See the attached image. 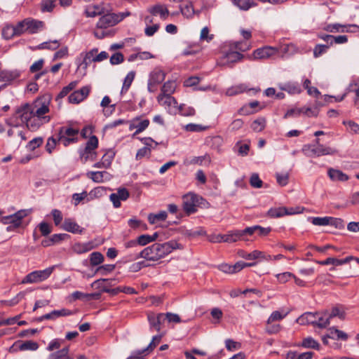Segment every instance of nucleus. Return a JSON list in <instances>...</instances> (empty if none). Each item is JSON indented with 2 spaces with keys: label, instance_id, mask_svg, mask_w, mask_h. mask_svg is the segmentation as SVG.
<instances>
[{
  "label": "nucleus",
  "instance_id": "nucleus-8",
  "mask_svg": "<svg viewBox=\"0 0 359 359\" xmlns=\"http://www.w3.org/2000/svg\"><path fill=\"white\" fill-rule=\"evenodd\" d=\"M97 52L98 49L97 48H94L88 52L81 53L80 56L82 57V61L78 65L77 72L82 76H85L86 74V70L90 64L93 62H95V57Z\"/></svg>",
  "mask_w": 359,
  "mask_h": 359
},
{
  "label": "nucleus",
  "instance_id": "nucleus-55",
  "mask_svg": "<svg viewBox=\"0 0 359 359\" xmlns=\"http://www.w3.org/2000/svg\"><path fill=\"white\" fill-rule=\"evenodd\" d=\"M255 264L256 263L255 262L246 263L243 261L238 262L235 264L232 265L233 273H237L245 267L253 266L255 265Z\"/></svg>",
  "mask_w": 359,
  "mask_h": 359
},
{
  "label": "nucleus",
  "instance_id": "nucleus-51",
  "mask_svg": "<svg viewBox=\"0 0 359 359\" xmlns=\"http://www.w3.org/2000/svg\"><path fill=\"white\" fill-rule=\"evenodd\" d=\"M330 217H316L310 218L311 223L316 226H329Z\"/></svg>",
  "mask_w": 359,
  "mask_h": 359
},
{
  "label": "nucleus",
  "instance_id": "nucleus-22",
  "mask_svg": "<svg viewBox=\"0 0 359 359\" xmlns=\"http://www.w3.org/2000/svg\"><path fill=\"white\" fill-rule=\"evenodd\" d=\"M176 83L173 81H166L161 88V93L158 95L157 100H162L165 96L171 95L175 90Z\"/></svg>",
  "mask_w": 359,
  "mask_h": 359
},
{
  "label": "nucleus",
  "instance_id": "nucleus-20",
  "mask_svg": "<svg viewBox=\"0 0 359 359\" xmlns=\"http://www.w3.org/2000/svg\"><path fill=\"white\" fill-rule=\"evenodd\" d=\"M280 89L287 92L289 94H299L302 92L300 85L297 82H287L278 85Z\"/></svg>",
  "mask_w": 359,
  "mask_h": 359
},
{
  "label": "nucleus",
  "instance_id": "nucleus-25",
  "mask_svg": "<svg viewBox=\"0 0 359 359\" xmlns=\"http://www.w3.org/2000/svg\"><path fill=\"white\" fill-rule=\"evenodd\" d=\"M20 76V72L18 70H4L0 72L1 80L11 83L16 81Z\"/></svg>",
  "mask_w": 359,
  "mask_h": 359
},
{
  "label": "nucleus",
  "instance_id": "nucleus-16",
  "mask_svg": "<svg viewBox=\"0 0 359 359\" xmlns=\"http://www.w3.org/2000/svg\"><path fill=\"white\" fill-rule=\"evenodd\" d=\"M158 103L163 106L167 110L168 113L174 115L177 113V102L176 99L171 95L165 96L162 100H157Z\"/></svg>",
  "mask_w": 359,
  "mask_h": 359
},
{
  "label": "nucleus",
  "instance_id": "nucleus-38",
  "mask_svg": "<svg viewBox=\"0 0 359 359\" xmlns=\"http://www.w3.org/2000/svg\"><path fill=\"white\" fill-rule=\"evenodd\" d=\"M223 238L224 242L226 243H233L242 240L239 230L231 231L226 234H224Z\"/></svg>",
  "mask_w": 359,
  "mask_h": 359
},
{
  "label": "nucleus",
  "instance_id": "nucleus-19",
  "mask_svg": "<svg viewBox=\"0 0 359 359\" xmlns=\"http://www.w3.org/2000/svg\"><path fill=\"white\" fill-rule=\"evenodd\" d=\"M148 11L154 16L159 15L160 18L165 20L169 15V11L165 5L156 4L148 8Z\"/></svg>",
  "mask_w": 359,
  "mask_h": 359
},
{
  "label": "nucleus",
  "instance_id": "nucleus-37",
  "mask_svg": "<svg viewBox=\"0 0 359 359\" xmlns=\"http://www.w3.org/2000/svg\"><path fill=\"white\" fill-rule=\"evenodd\" d=\"M86 175L93 182L100 183L104 181V177L108 173L106 171H90Z\"/></svg>",
  "mask_w": 359,
  "mask_h": 359
},
{
  "label": "nucleus",
  "instance_id": "nucleus-56",
  "mask_svg": "<svg viewBox=\"0 0 359 359\" xmlns=\"http://www.w3.org/2000/svg\"><path fill=\"white\" fill-rule=\"evenodd\" d=\"M343 124L346 126L348 131L353 134H359V125L353 121H344Z\"/></svg>",
  "mask_w": 359,
  "mask_h": 359
},
{
  "label": "nucleus",
  "instance_id": "nucleus-4",
  "mask_svg": "<svg viewBox=\"0 0 359 359\" xmlns=\"http://www.w3.org/2000/svg\"><path fill=\"white\" fill-rule=\"evenodd\" d=\"M64 342V339L59 338L51 340L48 343L46 350L52 353L48 355L47 359H73L69 354V346L62 348V345Z\"/></svg>",
  "mask_w": 359,
  "mask_h": 359
},
{
  "label": "nucleus",
  "instance_id": "nucleus-36",
  "mask_svg": "<svg viewBox=\"0 0 359 359\" xmlns=\"http://www.w3.org/2000/svg\"><path fill=\"white\" fill-rule=\"evenodd\" d=\"M72 313V311L67 309L53 310L50 313H48V316H49L48 320H55L60 317L70 316Z\"/></svg>",
  "mask_w": 359,
  "mask_h": 359
},
{
  "label": "nucleus",
  "instance_id": "nucleus-14",
  "mask_svg": "<svg viewBox=\"0 0 359 359\" xmlns=\"http://www.w3.org/2000/svg\"><path fill=\"white\" fill-rule=\"evenodd\" d=\"M118 20L116 13H107L100 18L96 26L99 29H107L118 23Z\"/></svg>",
  "mask_w": 359,
  "mask_h": 359
},
{
  "label": "nucleus",
  "instance_id": "nucleus-12",
  "mask_svg": "<svg viewBox=\"0 0 359 359\" xmlns=\"http://www.w3.org/2000/svg\"><path fill=\"white\" fill-rule=\"evenodd\" d=\"M161 335H156L152 338L149 344L144 349L134 351L126 359H145V356L148 354V351H151L160 342Z\"/></svg>",
  "mask_w": 359,
  "mask_h": 359
},
{
  "label": "nucleus",
  "instance_id": "nucleus-29",
  "mask_svg": "<svg viewBox=\"0 0 359 359\" xmlns=\"http://www.w3.org/2000/svg\"><path fill=\"white\" fill-rule=\"evenodd\" d=\"M233 4L242 11H248L255 7L257 4L252 0H232Z\"/></svg>",
  "mask_w": 359,
  "mask_h": 359
},
{
  "label": "nucleus",
  "instance_id": "nucleus-30",
  "mask_svg": "<svg viewBox=\"0 0 359 359\" xmlns=\"http://www.w3.org/2000/svg\"><path fill=\"white\" fill-rule=\"evenodd\" d=\"M248 88L247 86L243 84H237L235 86H233L231 87H229L226 89L225 94L227 96H234L236 95H238L240 93H242L243 92H245L247 90Z\"/></svg>",
  "mask_w": 359,
  "mask_h": 359
},
{
  "label": "nucleus",
  "instance_id": "nucleus-42",
  "mask_svg": "<svg viewBox=\"0 0 359 359\" xmlns=\"http://www.w3.org/2000/svg\"><path fill=\"white\" fill-rule=\"evenodd\" d=\"M268 215L271 217H281L287 215L286 207L272 208L269 210Z\"/></svg>",
  "mask_w": 359,
  "mask_h": 359
},
{
  "label": "nucleus",
  "instance_id": "nucleus-61",
  "mask_svg": "<svg viewBox=\"0 0 359 359\" xmlns=\"http://www.w3.org/2000/svg\"><path fill=\"white\" fill-rule=\"evenodd\" d=\"M256 229L257 226H252L245 228L243 230H239L241 233V236L242 238V241H248V238H246L247 236H252L254 233H256Z\"/></svg>",
  "mask_w": 359,
  "mask_h": 359
},
{
  "label": "nucleus",
  "instance_id": "nucleus-34",
  "mask_svg": "<svg viewBox=\"0 0 359 359\" xmlns=\"http://www.w3.org/2000/svg\"><path fill=\"white\" fill-rule=\"evenodd\" d=\"M181 13L187 18H192L196 13L191 2L180 6Z\"/></svg>",
  "mask_w": 359,
  "mask_h": 359
},
{
  "label": "nucleus",
  "instance_id": "nucleus-39",
  "mask_svg": "<svg viewBox=\"0 0 359 359\" xmlns=\"http://www.w3.org/2000/svg\"><path fill=\"white\" fill-rule=\"evenodd\" d=\"M266 121L264 117H259L251 124V128L253 131L259 133L262 131L266 127Z\"/></svg>",
  "mask_w": 359,
  "mask_h": 359
},
{
  "label": "nucleus",
  "instance_id": "nucleus-54",
  "mask_svg": "<svg viewBox=\"0 0 359 359\" xmlns=\"http://www.w3.org/2000/svg\"><path fill=\"white\" fill-rule=\"evenodd\" d=\"M184 128L185 130L189 132H201L205 130L208 127L196 123H189L187 124Z\"/></svg>",
  "mask_w": 359,
  "mask_h": 359
},
{
  "label": "nucleus",
  "instance_id": "nucleus-7",
  "mask_svg": "<svg viewBox=\"0 0 359 359\" xmlns=\"http://www.w3.org/2000/svg\"><path fill=\"white\" fill-rule=\"evenodd\" d=\"M27 215L26 210H20L15 213L7 216H2L0 221L4 224H10L7 227V231H10L13 229L18 228L22 224V219Z\"/></svg>",
  "mask_w": 359,
  "mask_h": 359
},
{
  "label": "nucleus",
  "instance_id": "nucleus-47",
  "mask_svg": "<svg viewBox=\"0 0 359 359\" xmlns=\"http://www.w3.org/2000/svg\"><path fill=\"white\" fill-rule=\"evenodd\" d=\"M177 112L185 116H194L195 114V109L191 107H188L182 104L178 106Z\"/></svg>",
  "mask_w": 359,
  "mask_h": 359
},
{
  "label": "nucleus",
  "instance_id": "nucleus-43",
  "mask_svg": "<svg viewBox=\"0 0 359 359\" xmlns=\"http://www.w3.org/2000/svg\"><path fill=\"white\" fill-rule=\"evenodd\" d=\"M239 255L242 258L247 259V260H255L259 258V257L262 255V251L259 250H254L251 252H247L245 251H241L239 252Z\"/></svg>",
  "mask_w": 359,
  "mask_h": 359
},
{
  "label": "nucleus",
  "instance_id": "nucleus-33",
  "mask_svg": "<svg viewBox=\"0 0 359 359\" xmlns=\"http://www.w3.org/2000/svg\"><path fill=\"white\" fill-rule=\"evenodd\" d=\"M318 317L316 318V323L315 326L320 328H325L330 323V318L328 316V313L325 312L323 314L317 313Z\"/></svg>",
  "mask_w": 359,
  "mask_h": 359
},
{
  "label": "nucleus",
  "instance_id": "nucleus-5",
  "mask_svg": "<svg viewBox=\"0 0 359 359\" xmlns=\"http://www.w3.org/2000/svg\"><path fill=\"white\" fill-rule=\"evenodd\" d=\"M79 130L72 126H62L58 130V141L65 147L75 144L79 141Z\"/></svg>",
  "mask_w": 359,
  "mask_h": 359
},
{
  "label": "nucleus",
  "instance_id": "nucleus-49",
  "mask_svg": "<svg viewBox=\"0 0 359 359\" xmlns=\"http://www.w3.org/2000/svg\"><path fill=\"white\" fill-rule=\"evenodd\" d=\"M243 55L241 53L237 51H231L228 53L226 55L225 57L228 63H234L238 61H240L243 58Z\"/></svg>",
  "mask_w": 359,
  "mask_h": 359
},
{
  "label": "nucleus",
  "instance_id": "nucleus-64",
  "mask_svg": "<svg viewBox=\"0 0 359 359\" xmlns=\"http://www.w3.org/2000/svg\"><path fill=\"white\" fill-rule=\"evenodd\" d=\"M250 184L254 188H261L263 182L259 178V175L257 173H253L250 177Z\"/></svg>",
  "mask_w": 359,
  "mask_h": 359
},
{
  "label": "nucleus",
  "instance_id": "nucleus-10",
  "mask_svg": "<svg viewBox=\"0 0 359 359\" xmlns=\"http://www.w3.org/2000/svg\"><path fill=\"white\" fill-rule=\"evenodd\" d=\"M165 78V72L159 69H154L149 74L147 83V88L150 93H154L156 90V86L164 81Z\"/></svg>",
  "mask_w": 359,
  "mask_h": 359
},
{
  "label": "nucleus",
  "instance_id": "nucleus-11",
  "mask_svg": "<svg viewBox=\"0 0 359 359\" xmlns=\"http://www.w3.org/2000/svg\"><path fill=\"white\" fill-rule=\"evenodd\" d=\"M198 199L199 196L193 193H189L183 196V209L187 215L196 212Z\"/></svg>",
  "mask_w": 359,
  "mask_h": 359
},
{
  "label": "nucleus",
  "instance_id": "nucleus-3",
  "mask_svg": "<svg viewBox=\"0 0 359 359\" xmlns=\"http://www.w3.org/2000/svg\"><path fill=\"white\" fill-rule=\"evenodd\" d=\"M302 152L308 157L334 155L337 149L320 144V140L316 139L315 144H304L302 149Z\"/></svg>",
  "mask_w": 359,
  "mask_h": 359
},
{
  "label": "nucleus",
  "instance_id": "nucleus-53",
  "mask_svg": "<svg viewBox=\"0 0 359 359\" xmlns=\"http://www.w3.org/2000/svg\"><path fill=\"white\" fill-rule=\"evenodd\" d=\"M78 84V81H74L69 83L67 86H65L58 94V97H65L71 90L74 89Z\"/></svg>",
  "mask_w": 359,
  "mask_h": 359
},
{
  "label": "nucleus",
  "instance_id": "nucleus-9",
  "mask_svg": "<svg viewBox=\"0 0 359 359\" xmlns=\"http://www.w3.org/2000/svg\"><path fill=\"white\" fill-rule=\"evenodd\" d=\"M323 29L330 33H355L359 30V27L355 24L332 23L325 25Z\"/></svg>",
  "mask_w": 359,
  "mask_h": 359
},
{
  "label": "nucleus",
  "instance_id": "nucleus-41",
  "mask_svg": "<svg viewBox=\"0 0 359 359\" xmlns=\"http://www.w3.org/2000/svg\"><path fill=\"white\" fill-rule=\"evenodd\" d=\"M301 345L306 348H314L317 350L319 349L320 347L319 343L311 337L303 339Z\"/></svg>",
  "mask_w": 359,
  "mask_h": 359
},
{
  "label": "nucleus",
  "instance_id": "nucleus-46",
  "mask_svg": "<svg viewBox=\"0 0 359 359\" xmlns=\"http://www.w3.org/2000/svg\"><path fill=\"white\" fill-rule=\"evenodd\" d=\"M104 261V256L99 252H94L90 255V262L92 266L100 264Z\"/></svg>",
  "mask_w": 359,
  "mask_h": 359
},
{
  "label": "nucleus",
  "instance_id": "nucleus-17",
  "mask_svg": "<svg viewBox=\"0 0 359 359\" xmlns=\"http://www.w3.org/2000/svg\"><path fill=\"white\" fill-rule=\"evenodd\" d=\"M277 53L278 49L271 46H264L256 49L252 53V57L254 59H267Z\"/></svg>",
  "mask_w": 359,
  "mask_h": 359
},
{
  "label": "nucleus",
  "instance_id": "nucleus-50",
  "mask_svg": "<svg viewBox=\"0 0 359 359\" xmlns=\"http://www.w3.org/2000/svg\"><path fill=\"white\" fill-rule=\"evenodd\" d=\"M140 140L144 145L145 147L149 148V151L150 152L152 149H156V147L158 145V143L154 141L151 137H142L140 138Z\"/></svg>",
  "mask_w": 359,
  "mask_h": 359
},
{
  "label": "nucleus",
  "instance_id": "nucleus-58",
  "mask_svg": "<svg viewBox=\"0 0 359 359\" xmlns=\"http://www.w3.org/2000/svg\"><path fill=\"white\" fill-rule=\"evenodd\" d=\"M55 6V0H43L41 1V11L43 12H50Z\"/></svg>",
  "mask_w": 359,
  "mask_h": 359
},
{
  "label": "nucleus",
  "instance_id": "nucleus-6",
  "mask_svg": "<svg viewBox=\"0 0 359 359\" xmlns=\"http://www.w3.org/2000/svg\"><path fill=\"white\" fill-rule=\"evenodd\" d=\"M55 266L48 267L43 270L34 271L27 276L22 280V284H32L38 283L47 280L55 269Z\"/></svg>",
  "mask_w": 359,
  "mask_h": 359
},
{
  "label": "nucleus",
  "instance_id": "nucleus-52",
  "mask_svg": "<svg viewBox=\"0 0 359 359\" xmlns=\"http://www.w3.org/2000/svg\"><path fill=\"white\" fill-rule=\"evenodd\" d=\"M43 142V139L41 137H38L30 140L27 144V148L29 151H34L36 148L39 147Z\"/></svg>",
  "mask_w": 359,
  "mask_h": 359
},
{
  "label": "nucleus",
  "instance_id": "nucleus-2",
  "mask_svg": "<svg viewBox=\"0 0 359 359\" xmlns=\"http://www.w3.org/2000/svg\"><path fill=\"white\" fill-rule=\"evenodd\" d=\"M180 248H182V245L175 240H170L165 243H155L136 254L134 259L143 258L147 261L158 262L170 254L174 250Z\"/></svg>",
  "mask_w": 359,
  "mask_h": 359
},
{
  "label": "nucleus",
  "instance_id": "nucleus-31",
  "mask_svg": "<svg viewBox=\"0 0 359 359\" xmlns=\"http://www.w3.org/2000/svg\"><path fill=\"white\" fill-rule=\"evenodd\" d=\"M313 353L311 351L298 353L297 351H290L287 353L286 359H311Z\"/></svg>",
  "mask_w": 359,
  "mask_h": 359
},
{
  "label": "nucleus",
  "instance_id": "nucleus-23",
  "mask_svg": "<svg viewBox=\"0 0 359 359\" xmlns=\"http://www.w3.org/2000/svg\"><path fill=\"white\" fill-rule=\"evenodd\" d=\"M95 248L93 241L76 243L72 245V250L76 254H83L90 251Z\"/></svg>",
  "mask_w": 359,
  "mask_h": 359
},
{
  "label": "nucleus",
  "instance_id": "nucleus-13",
  "mask_svg": "<svg viewBox=\"0 0 359 359\" xmlns=\"http://www.w3.org/2000/svg\"><path fill=\"white\" fill-rule=\"evenodd\" d=\"M149 120L147 118H142V116H136L133 118L129 122V130L135 129V133L133 134V137L145 130L149 125Z\"/></svg>",
  "mask_w": 359,
  "mask_h": 359
},
{
  "label": "nucleus",
  "instance_id": "nucleus-59",
  "mask_svg": "<svg viewBox=\"0 0 359 359\" xmlns=\"http://www.w3.org/2000/svg\"><path fill=\"white\" fill-rule=\"evenodd\" d=\"M287 313H282L278 311H273L267 320V324H271L273 322L279 321L286 316Z\"/></svg>",
  "mask_w": 359,
  "mask_h": 359
},
{
  "label": "nucleus",
  "instance_id": "nucleus-26",
  "mask_svg": "<svg viewBox=\"0 0 359 359\" xmlns=\"http://www.w3.org/2000/svg\"><path fill=\"white\" fill-rule=\"evenodd\" d=\"M25 22L27 33L29 34H34L38 32L42 29L43 25V22L29 18L25 19Z\"/></svg>",
  "mask_w": 359,
  "mask_h": 359
},
{
  "label": "nucleus",
  "instance_id": "nucleus-63",
  "mask_svg": "<svg viewBox=\"0 0 359 359\" xmlns=\"http://www.w3.org/2000/svg\"><path fill=\"white\" fill-rule=\"evenodd\" d=\"M329 48V46H325L324 44H317L313 49V56L314 57H318L323 53H326Z\"/></svg>",
  "mask_w": 359,
  "mask_h": 359
},
{
  "label": "nucleus",
  "instance_id": "nucleus-32",
  "mask_svg": "<svg viewBox=\"0 0 359 359\" xmlns=\"http://www.w3.org/2000/svg\"><path fill=\"white\" fill-rule=\"evenodd\" d=\"M110 280L105 279V278H101L99 280H97L94 282L95 285H97L100 287L102 288V290L104 292L110 293L111 294H116L121 291V287H116L114 289H109L106 285H102L104 283H108Z\"/></svg>",
  "mask_w": 359,
  "mask_h": 359
},
{
  "label": "nucleus",
  "instance_id": "nucleus-15",
  "mask_svg": "<svg viewBox=\"0 0 359 359\" xmlns=\"http://www.w3.org/2000/svg\"><path fill=\"white\" fill-rule=\"evenodd\" d=\"M90 91V87L88 86H83L81 89L75 90L71 93L68 97L69 102L73 104L80 103L88 97Z\"/></svg>",
  "mask_w": 359,
  "mask_h": 359
},
{
  "label": "nucleus",
  "instance_id": "nucleus-28",
  "mask_svg": "<svg viewBox=\"0 0 359 359\" xmlns=\"http://www.w3.org/2000/svg\"><path fill=\"white\" fill-rule=\"evenodd\" d=\"M327 175L332 181L346 182L348 180L346 174L337 169L329 168Z\"/></svg>",
  "mask_w": 359,
  "mask_h": 359
},
{
  "label": "nucleus",
  "instance_id": "nucleus-48",
  "mask_svg": "<svg viewBox=\"0 0 359 359\" xmlns=\"http://www.w3.org/2000/svg\"><path fill=\"white\" fill-rule=\"evenodd\" d=\"M58 142H60V141H58V135L56 137L53 136L48 137L46 144V151L48 152V154H52L53 151L54 150Z\"/></svg>",
  "mask_w": 359,
  "mask_h": 359
},
{
  "label": "nucleus",
  "instance_id": "nucleus-35",
  "mask_svg": "<svg viewBox=\"0 0 359 359\" xmlns=\"http://www.w3.org/2000/svg\"><path fill=\"white\" fill-rule=\"evenodd\" d=\"M168 213L163 210L156 214L150 213L148 215V221L151 224H154L159 221H165L167 219Z\"/></svg>",
  "mask_w": 359,
  "mask_h": 359
},
{
  "label": "nucleus",
  "instance_id": "nucleus-62",
  "mask_svg": "<svg viewBox=\"0 0 359 359\" xmlns=\"http://www.w3.org/2000/svg\"><path fill=\"white\" fill-rule=\"evenodd\" d=\"M98 142L97 137L95 135H92L86 143L85 147L93 151H96V149L98 147Z\"/></svg>",
  "mask_w": 359,
  "mask_h": 359
},
{
  "label": "nucleus",
  "instance_id": "nucleus-40",
  "mask_svg": "<svg viewBox=\"0 0 359 359\" xmlns=\"http://www.w3.org/2000/svg\"><path fill=\"white\" fill-rule=\"evenodd\" d=\"M135 73L133 71L128 73L123 81L121 93H126L128 90L135 79Z\"/></svg>",
  "mask_w": 359,
  "mask_h": 359
},
{
  "label": "nucleus",
  "instance_id": "nucleus-18",
  "mask_svg": "<svg viewBox=\"0 0 359 359\" xmlns=\"http://www.w3.org/2000/svg\"><path fill=\"white\" fill-rule=\"evenodd\" d=\"M61 228L66 231L72 233L81 234L84 229L81 227L74 219L71 218H66L61 226Z\"/></svg>",
  "mask_w": 359,
  "mask_h": 359
},
{
  "label": "nucleus",
  "instance_id": "nucleus-44",
  "mask_svg": "<svg viewBox=\"0 0 359 359\" xmlns=\"http://www.w3.org/2000/svg\"><path fill=\"white\" fill-rule=\"evenodd\" d=\"M39 348V344L34 341H25L19 346L20 351H36Z\"/></svg>",
  "mask_w": 359,
  "mask_h": 359
},
{
  "label": "nucleus",
  "instance_id": "nucleus-60",
  "mask_svg": "<svg viewBox=\"0 0 359 359\" xmlns=\"http://www.w3.org/2000/svg\"><path fill=\"white\" fill-rule=\"evenodd\" d=\"M60 46V43L57 40L50 41L41 43L39 46L41 49L55 50Z\"/></svg>",
  "mask_w": 359,
  "mask_h": 359
},
{
  "label": "nucleus",
  "instance_id": "nucleus-24",
  "mask_svg": "<svg viewBox=\"0 0 359 359\" xmlns=\"http://www.w3.org/2000/svg\"><path fill=\"white\" fill-rule=\"evenodd\" d=\"M79 154L81 161L83 163H86L88 161H93L97 158L96 151H93L90 149H86V147H84L83 149H79Z\"/></svg>",
  "mask_w": 359,
  "mask_h": 359
},
{
  "label": "nucleus",
  "instance_id": "nucleus-27",
  "mask_svg": "<svg viewBox=\"0 0 359 359\" xmlns=\"http://www.w3.org/2000/svg\"><path fill=\"white\" fill-rule=\"evenodd\" d=\"M317 317V313L306 312L299 317L297 321L300 325L311 324L315 326Z\"/></svg>",
  "mask_w": 359,
  "mask_h": 359
},
{
  "label": "nucleus",
  "instance_id": "nucleus-21",
  "mask_svg": "<svg viewBox=\"0 0 359 359\" xmlns=\"http://www.w3.org/2000/svg\"><path fill=\"white\" fill-rule=\"evenodd\" d=\"M148 320L150 325V329L160 331L161 323L164 319V315L163 313H158L155 315L154 313L148 314Z\"/></svg>",
  "mask_w": 359,
  "mask_h": 359
},
{
  "label": "nucleus",
  "instance_id": "nucleus-45",
  "mask_svg": "<svg viewBox=\"0 0 359 359\" xmlns=\"http://www.w3.org/2000/svg\"><path fill=\"white\" fill-rule=\"evenodd\" d=\"M2 36L6 39H11L17 36L14 25H7L2 29Z\"/></svg>",
  "mask_w": 359,
  "mask_h": 359
},
{
  "label": "nucleus",
  "instance_id": "nucleus-57",
  "mask_svg": "<svg viewBox=\"0 0 359 359\" xmlns=\"http://www.w3.org/2000/svg\"><path fill=\"white\" fill-rule=\"evenodd\" d=\"M345 315V312L339 306L333 307L331 312L328 313V316L330 319L334 317H338L340 319H344Z\"/></svg>",
  "mask_w": 359,
  "mask_h": 359
},
{
  "label": "nucleus",
  "instance_id": "nucleus-1",
  "mask_svg": "<svg viewBox=\"0 0 359 359\" xmlns=\"http://www.w3.org/2000/svg\"><path fill=\"white\" fill-rule=\"evenodd\" d=\"M50 102V97L44 95L30 104H22L6 120V123L13 127L25 123L30 130H36L50 121V117L48 115Z\"/></svg>",
  "mask_w": 359,
  "mask_h": 359
}]
</instances>
